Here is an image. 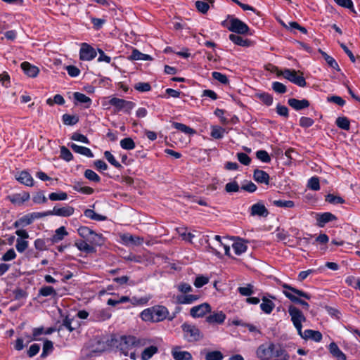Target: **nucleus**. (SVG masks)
<instances>
[{
    "label": "nucleus",
    "mask_w": 360,
    "mask_h": 360,
    "mask_svg": "<svg viewBox=\"0 0 360 360\" xmlns=\"http://www.w3.org/2000/svg\"><path fill=\"white\" fill-rule=\"evenodd\" d=\"M77 233L82 240H76L75 246L86 254L96 253L95 246H102L105 243V238L101 233H97L86 226H81L77 229Z\"/></svg>",
    "instance_id": "nucleus-1"
},
{
    "label": "nucleus",
    "mask_w": 360,
    "mask_h": 360,
    "mask_svg": "<svg viewBox=\"0 0 360 360\" xmlns=\"http://www.w3.org/2000/svg\"><path fill=\"white\" fill-rule=\"evenodd\" d=\"M111 343L125 356L129 355V352L134 347L143 345L142 340L134 335H121L117 338H112Z\"/></svg>",
    "instance_id": "nucleus-2"
},
{
    "label": "nucleus",
    "mask_w": 360,
    "mask_h": 360,
    "mask_svg": "<svg viewBox=\"0 0 360 360\" xmlns=\"http://www.w3.org/2000/svg\"><path fill=\"white\" fill-rule=\"evenodd\" d=\"M284 353L285 349L280 345H276L274 342L262 344L256 351L257 356L260 360H273L274 358L283 356Z\"/></svg>",
    "instance_id": "nucleus-3"
},
{
    "label": "nucleus",
    "mask_w": 360,
    "mask_h": 360,
    "mask_svg": "<svg viewBox=\"0 0 360 360\" xmlns=\"http://www.w3.org/2000/svg\"><path fill=\"white\" fill-rule=\"evenodd\" d=\"M281 285L283 288V293L292 302L300 304L303 307V309L306 310H308L309 309V304L306 301L297 297L300 296L307 300H310L311 295L309 293L298 290L285 283H282Z\"/></svg>",
    "instance_id": "nucleus-4"
},
{
    "label": "nucleus",
    "mask_w": 360,
    "mask_h": 360,
    "mask_svg": "<svg viewBox=\"0 0 360 360\" xmlns=\"http://www.w3.org/2000/svg\"><path fill=\"white\" fill-rule=\"evenodd\" d=\"M169 314L167 308L163 305H155L144 309L141 313V318L144 321L160 322L165 320Z\"/></svg>",
    "instance_id": "nucleus-5"
},
{
    "label": "nucleus",
    "mask_w": 360,
    "mask_h": 360,
    "mask_svg": "<svg viewBox=\"0 0 360 360\" xmlns=\"http://www.w3.org/2000/svg\"><path fill=\"white\" fill-rule=\"evenodd\" d=\"M228 18H230L229 25H227L226 20H224L221 25L227 27L229 31L239 34H245L250 31L249 27L238 18H231L230 15H228Z\"/></svg>",
    "instance_id": "nucleus-6"
},
{
    "label": "nucleus",
    "mask_w": 360,
    "mask_h": 360,
    "mask_svg": "<svg viewBox=\"0 0 360 360\" xmlns=\"http://www.w3.org/2000/svg\"><path fill=\"white\" fill-rule=\"evenodd\" d=\"M184 337L188 342H197L203 338V335L200 329L195 325L184 323L181 325Z\"/></svg>",
    "instance_id": "nucleus-7"
},
{
    "label": "nucleus",
    "mask_w": 360,
    "mask_h": 360,
    "mask_svg": "<svg viewBox=\"0 0 360 360\" xmlns=\"http://www.w3.org/2000/svg\"><path fill=\"white\" fill-rule=\"evenodd\" d=\"M288 313L291 317V321L293 326L297 329L299 335H302V322L306 321V318L304 316L302 311L297 307L290 305L288 307Z\"/></svg>",
    "instance_id": "nucleus-8"
},
{
    "label": "nucleus",
    "mask_w": 360,
    "mask_h": 360,
    "mask_svg": "<svg viewBox=\"0 0 360 360\" xmlns=\"http://www.w3.org/2000/svg\"><path fill=\"white\" fill-rule=\"evenodd\" d=\"M281 74L285 79L300 87H304L307 85L303 74L300 71L297 72L295 70L284 69Z\"/></svg>",
    "instance_id": "nucleus-9"
},
{
    "label": "nucleus",
    "mask_w": 360,
    "mask_h": 360,
    "mask_svg": "<svg viewBox=\"0 0 360 360\" xmlns=\"http://www.w3.org/2000/svg\"><path fill=\"white\" fill-rule=\"evenodd\" d=\"M109 103L115 107L118 111L123 110L129 114L134 108L135 103L132 101H126L122 98L113 97L109 101Z\"/></svg>",
    "instance_id": "nucleus-10"
},
{
    "label": "nucleus",
    "mask_w": 360,
    "mask_h": 360,
    "mask_svg": "<svg viewBox=\"0 0 360 360\" xmlns=\"http://www.w3.org/2000/svg\"><path fill=\"white\" fill-rule=\"evenodd\" d=\"M97 53L94 48L87 43H82L79 50V59L89 61L96 57Z\"/></svg>",
    "instance_id": "nucleus-11"
},
{
    "label": "nucleus",
    "mask_w": 360,
    "mask_h": 360,
    "mask_svg": "<svg viewBox=\"0 0 360 360\" xmlns=\"http://www.w3.org/2000/svg\"><path fill=\"white\" fill-rule=\"evenodd\" d=\"M210 312H211V306L208 303H202L195 306L190 310V314L193 318L202 317Z\"/></svg>",
    "instance_id": "nucleus-12"
},
{
    "label": "nucleus",
    "mask_w": 360,
    "mask_h": 360,
    "mask_svg": "<svg viewBox=\"0 0 360 360\" xmlns=\"http://www.w3.org/2000/svg\"><path fill=\"white\" fill-rule=\"evenodd\" d=\"M250 210L251 216L266 217L269 214L264 204L261 201L252 205Z\"/></svg>",
    "instance_id": "nucleus-13"
},
{
    "label": "nucleus",
    "mask_w": 360,
    "mask_h": 360,
    "mask_svg": "<svg viewBox=\"0 0 360 360\" xmlns=\"http://www.w3.org/2000/svg\"><path fill=\"white\" fill-rule=\"evenodd\" d=\"M75 208L73 207L66 205L63 207L55 206L52 210H49L51 215H56L59 217H68L74 214Z\"/></svg>",
    "instance_id": "nucleus-14"
},
{
    "label": "nucleus",
    "mask_w": 360,
    "mask_h": 360,
    "mask_svg": "<svg viewBox=\"0 0 360 360\" xmlns=\"http://www.w3.org/2000/svg\"><path fill=\"white\" fill-rule=\"evenodd\" d=\"M226 319V314L220 311H214L212 314L206 316L205 321L210 324H221Z\"/></svg>",
    "instance_id": "nucleus-15"
},
{
    "label": "nucleus",
    "mask_w": 360,
    "mask_h": 360,
    "mask_svg": "<svg viewBox=\"0 0 360 360\" xmlns=\"http://www.w3.org/2000/svg\"><path fill=\"white\" fill-rule=\"evenodd\" d=\"M30 198L28 192H22V193H15L12 195L7 196V199L9 200L13 204L15 205H22L25 202L27 201Z\"/></svg>",
    "instance_id": "nucleus-16"
},
{
    "label": "nucleus",
    "mask_w": 360,
    "mask_h": 360,
    "mask_svg": "<svg viewBox=\"0 0 360 360\" xmlns=\"http://www.w3.org/2000/svg\"><path fill=\"white\" fill-rule=\"evenodd\" d=\"M303 339H311L316 342L321 341L323 335L320 331L307 329L304 332L302 331V335H300Z\"/></svg>",
    "instance_id": "nucleus-17"
},
{
    "label": "nucleus",
    "mask_w": 360,
    "mask_h": 360,
    "mask_svg": "<svg viewBox=\"0 0 360 360\" xmlns=\"http://www.w3.org/2000/svg\"><path fill=\"white\" fill-rule=\"evenodd\" d=\"M253 179L259 184H269L270 176L267 172L264 170L255 169L253 172Z\"/></svg>",
    "instance_id": "nucleus-18"
},
{
    "label": "nucleus",
    "mask_w": 360,
    "mask_h": 360,
    "mask_svg": "<svg viewBox=\"0 0 360 360\" xmlns=\"http://www.w3.org/2000/svg\"><path fill=\"white\" fill-rule=\"evenodd\" d=\"M288 104L295 110H301L308 108L310 103L307 99L298 100L296 98H289Z\"/></svg>",
    "instance_id": "nucleus-19"
},
{
    "label": "nucleus",
    "mask_w": 360,
    "mask_h": 360,
    "mask_svg": "<svg viewBox=\"0 0 360 360\" xmlns=\"http://www.w3.org/2000/svg\"><path fill=\"white\" fill-rule=\"evenodd\" d=\"M111 316V314L108 309H101L95 310L91 315V319L94 321L101 322L104 321Z\"/></svg>",
    "instance_id": "nucleus-20"
},
{
    "label": "nucleus",
    "mask_w": 360,
    "mask_h": 360,
    "mask_svg": "<svg viewBox=\"0 0 360 360\" xmlns=\"http://www.w3.org/2000/svg\"><path fill=\"white\" fill-rule=\"evenodd\" d=\"M328 349L330 353L336 359V360H347L346 355L340 349L335 342H331L329 345Z\"/></svg>",
    "instance_id": "nucleus-21"
},
{
    "label": "nucleus",
    "mask_w": 360,
    "mask_h": 360,
    "mask_svg": "<svg viewBox=\"0 0 360 360\" xmlns=\"http://www.w3.org/2000/svg\"><path fill=\"white\" fill-rule=\"evenodd\" d=\"M21 68L24 71L25 74L30 77H37L39 72L37 67L32 65L26 61L21 63Z\"/></svg>",
    "instance_id": "nucleus-22"
},
{
    "label": "nucleus",
    "mask_w": 360,
    "mask_h": 360,
    "mask_svg": "<svg viewBox=\"0 0 360 360\" xmlns=\"http://www.w3.org/2000/svg\"><path fill=\"white\" fill-rule=\"evenodd\" d=\"M232 248L237 255H240L245 252L248 249L246 241L240 238H238L237 240L233 243Z\"/></svg>",
    "instance_id": "nucleus-23"
},
{
    "label": "nucleus",
    "mask_w": 360,
    "mask_h": 360,
    "mask_svg": "<svg viewBox=\"0 0 360 360\" xmlns=\"http://www.w3.org/2000/svg\"><path fill=\"white\" fill-rule=\"evenodd\" d=\"M16 179L27 186H33L34 180L31 174L27 171H22Z\"/></svg>",
    "instance_id": "nucleus-24"
},
{
    "label": "nucleus",
    "mask_w": 360,
    "mask_h": 360,
    "mask_svg": "<svg viewBox=\"0 0 360 360\" xmlns=\"http://www.w3.org/2000/svg\"><path fill=\"white\" fill-rule=\"evenodd\" d=\"M337 217L330 212H324L316 218L318 225L323 227L326 223L335 220Z\"/></svg>",
    "instance_id": "nucleus-25"
},
{
    "label": "nucleus",
    "mask_w": 360,
    "mask_h": 360,
    "mask_svg": "<svg viewBox=\"0 0 360 360\" xmlns=\"http://www.w3.org/2000/svg\"><path fill=\"white\" fill-rule=\"evenodd\" d=\"M70 147L72 149V150L77 153L85 155L88 158H93L94 154L91 150L86 147L78 146L75 143L69 144Z\"/></svg>",
    "instance_id": "nucleus-26"
},
{
    "label": "nucleus",
    "mask_w": 360,
    "mask_h": 360,
    "mask_svg": "<svg viewBox=\"0 0 360 360\" xmlns=\"http://www.w3.org/2000/svg\"><path fill=\"white\" fill-rule=\"evenodd\" d=\"M200 297L196 295H177L176 301L181 304H192L197 301Z\"/></svg>",
    "instance_id": "nucleus-27"
},
{
    "label": "nucleus",
    "mask_w": 360,
    "mask_h": 360,
    "mask_svg": "<svg viewBox=\"0 0 360 360\" xmlns=\"http://www.w3.org/2000/svg\"><path fill=\"white\" fill-rule=\"evenodd\" d=\"M122 239L126 244H133L135 245H140L144 241L143 238L139 236H134L130 234L123 235Z\"/></svg>",
    "instance_id": "nucleus-28"
},
{
    "label": "nucleus",
    "mask_w": 360,
    "mask_h": 360,
    "mask_svg": "<svg viewBox=\"0 0 360 360\" xmlns=\"http://www.w3.org/2000/svg\"><path fill=\"white\" fill-rule=\"evenodd\" d=\"M229 38L235 44L240 46L247 47L249 46L250 44V41L249 39H243L242 37L235 34H231Z\"/></svg>",
    "instance_id": "nucleus-29"
},
{
    "label": "nucleus",
    "mask_w": 360,
    "mask_h": 360,
    "mask_svg": "<svg viewBox=\"0 0 360 360\" xmlns=\"http://www.w3.org/2000/svg\"><path fill=\"white\" fill-rule=\"evenodd\" d=\"M262 303L260 304L261 309L267 314H269L272 312L273 309L275 307V304L266 297H262Z\"/></svg>",
    "instance_id": "nucleus-30"
},
{
    "label": "nucleus",
    "mask_w": 360,
    "mask_h": 360,
    "mask_svg": "<svg viewBox=\"0 0 360 360\" xmlns=\"http://www.w3.org/2000/svg\"><path fill=\"white\" fill-rule=\"evenodd\" d=\"M173 358L175 360H191L192 355L190 352L186 351H177L174 349L172 352Z\"/></svg>",
    "instance_id": "nucleus-31"
},
{
    "label": "nucleus",
    "mask_w": 360,
    "mask_h": 360,
    "mask_svg": "<svg viewBox=\"0 0 360 360\" xmlns=\"http://www.w3.org/2000/svg\"><path fill=\"white\" fill-rule=\"evenodd\" d=\"M68 233L66 231L65 226H60L55 231L54 235L51 238L53 243H58L62 240L65 236H68Z\"/></svg>",
    "instance_id": "nucleus-32"
},
{
    "label": "nucleus",
    "mask_w": 360,
    "mask_h": 360,
    "mask_svg": "<svg viewBox=\"0 0 360 360\" xmlns=\"http://www.w3.org/2000/svg\"><path fill=\"white\" fill-rule=\"evenodd\" d=\"M75 101L80 103H84L85 108H88L91 105V99L85 94L80 92H75L73 94Z\"/></svg>",
    "instance_id": "nucleus-33"
},
{
    "label": "nucleus",
    "mask_w": 360,
    "mask_h": 360,
    "mask_svg": "<svg viewBox=\"0 0 360 360\" xmlns=\"http://www.w3.org/2000/svg\"><path fill=\"white\" fill-rule=\"evenodd\" d=\"M172 125L174 129H176L181 132H184L186 134L193 135L195 133V129H193L191 128L190 127L186 126V124H182V123L173 122Z\"/></svg>",
    "instance_id": "nucleus-34"
},
{
    "label": "nucleus",
    "mask_w": 360,
    "mask_h": 360,
    "mask_svg": "<svg viewBox=\"0 0 360 360\" xmlns=\"http://www.w3.org/2000/svg\"><path fill=\"white\" fill-rule=\"evenodd\" d=\"M319 53L321 54L323 58L325 59L327 64L332 68L336 70L337 71H340V67L336 62V60L329 55H328L326 52L323 51L321 49L319 50Z\"/></svg>",
    "instance_id": "nucleus-35"
},
{
    "label": "nucleus",
    "mask_w": 360,
    "mask_h": 360,
    "mask_svg": "<svg viewBox=\"0 0 360 360\" xmlns=\"http://www.w3.org/2000/svg\"><path fill=\"white\" fill-rule=\"evenodd\" d=\"M158 352V349L156 346L151 345L148 347H146L141 353V359L149 360Z\"/></svg>",
    "instance_id": "nucleus-36"
},
{
    "label": "nucleus",
    "mask_w": 360,
    "mask_h": 360,
    "mask_svg": "<svg viewBox=\"0 0 360 360\" xmlns=\"http://www.w3.org/2000/svg\"><path fill=\"white\" fill-rule=\"evenodd\" d=\"M256 98L260 100L264 104L270 106L273 103V96L269 93L261 92L255 94Z\"/></svg>",
    "instance_id": "nucleus-37"
},
{
    "label": "nucleus",
    "mask_w": 360,
    "mask_h": 360,
    "mask_svg": "<svg viewBox=\"0 0 360 360\" xmlns=\"http://www.w3.org/2000/svg\"><path fill=\"white\" fill-rule=\"evenodd\" d=\"M84 214L85 217L95 221H105L107 219V217L105 216L98 214L91 209L85 210L84 212Z\"/></svg>",
    "instance_id": "nucleus-38"
},
{
    "label": "nucleus",
    "mask_w": 360,
    "mask_h": 360,
    "mask_svg": "<svg viewBox=\"0 0 360 360\" xmlns=\"http://www.w3.org/2000/svg\"><path fill=\"white\" fill-rule=\"evenodd\" d=\"M73 189L77 192L86 195H91L94 191V190L89 186H83L82 183L79 181L75 184Z\"/></svg>",
    "instance_id": "nucleus-39"
},
{
    "label": "nucleus",
    "mask_w": 360,
    "mask_h": 360,
    "mask_svg": "<svg viewBox=\"0 0 360 360\" xmlns=\"http://www.w3.org/2000/svg\"><path fill=\"white\" fill-rule=\"evenodd\" d=\"M130 59L134 60H150L152 59L151 56L147 54H144L141 52H140L137 49H134L131 52V54L130 56Z\"/></svg>",
    "instance_id": "nucleus-40"
},
{
    "label": "nucleus",
    "mask_w": 360,
    "mask_h": 360,
    "mask_svg": "<svg viewBox=\"0 0 360 360\" xmlns=\"http://www.w3.org/2000/svg\"><path fill=\"white\" fill-rule=\"evenodd\" d=\"M335 124L340 129L347 131L349 130L350 129V122L346 117H338L336 119Z\"/></svg>",
    "instance_id": "nucleus-41"
},
{
    "label": "nucleus",
    "mask_w": 360,
    "mask_h": 360,
    "mask_svg": "<svg viewBox=\"0 0 360 360\" xmlns=\"http://www.w3.org/2000/svg\"><path fill=\"white\" fill-rule=\"evenodd\" d=\"M53 350V343L52 341L46 340L44 342L42 353L41 354V358H45L48 356L49 354L52 352Z\"/></svg>",
    "instance_id": "nucleus-42"
},
{
    "label": "nucleus",
    "mask_w": 360,
    "mask_h": 360,
    "mask_svg": "<svg viewBox=\"0 0 360 360\" xmlns=\"http://www.w3.org/2000/svg\"><path fill=\"white\" fill-rule=\"evenodd\" d=\"M57 295L55 289L52 286L45 285L39 289V295H41L43 297L48 296H56Z\"/></svg>",
    "instance_id": "nucleus-43"
},
{
    "label": "nucleus",
    "mask_w": 360,
    "mask_h": 360,
    "mask_svg": "<svg viewBox=\"0 0 360 360\" xmlns=\"http://www.w3.org/2000/svg\"><path fill=\"white\" fill-rule=\"evenodd\" d=\"M120 146L124 150H132L135 148L136 144L131 138L127 137L120 141Z\"/></svg>",
    "instance_id": "nucleus-44"
},
{
    "label": "nucleus",
    "mask_w": 360,
    "mask_h": 360,
    "mask_svg": "<svg viewBox=\"0 0 360 360\" xmlns=\"http://www.w3.org/2000/svg\"><path fill=\"white\" fill-rule=\"evenodd\" d=\"M225 129L219 126H213L211 131V136L215 139H220L224 136Z\"/></svg>",
    "instance_id": "nucleus-45"
},
{
    "label": "nucleus",
    "mask_w": 360,
    "mask_h": 360,
    "mask_svg": "<svg viewBox=\"0 0 360 360\" xmlns=\"http://www.w3.org/2000/svg\"><path fill=\"white\" fill-rule=\"evenodd\" d=\"M63 122L66 125H75L79 122V117L76 115L64 114L63 115Z\"/></svg>",
    "instance_id": "nucleus-46"
},
{
    "label": "nucleus",
    "mask_w": 360,
    "mask_h": 360,
    "mask_svg": "<svg viewBox=\"0 0 360 360\" xmlns=\"http://www.w3.org/2000/svg\"><path fill=\"white\" fill-rule=\"evenodd\" d=\"M85 178L89 181L99 183L101 181V177L93 170L87 169L85 170L84 174Z\"/></svg>",
    "instance_id": "nucleus-47"
},
{
    "label": "nucleus",
    "mask_w": 360,
    "mask_h": 360,
    "mask_svg": "<svg viewBox=\"0 0 360 360\" xmlns=\"http://www.w3.org/2000/svg\"><path fill=\"white\" fill-rule=\"evenodd\" d=\"M104 157L105 159L108 161L109 163H110L112 165H113L117 169L122 168V166L121 164L116 160L114 155L110 152V151H105L104 153Z\"/></svg>",
    "instance_id": "nucleus-48"
},
{
    "label": "nucleus",
    "mask_w": 360,
    "mask_h": 360,
    "mask_svg": "<svg viewBox=\"0 0 360 360\" xmlns=\"http://www.w3.org/2000/svg\"><path fill=\"white\" fill-rule=\"evenodd\" d=\"M223 358V354L218 350L207 352L205 357V360H222Z\"/></svg>",
    "instance_id": "nucleus-49"
},
{
    "label": "nucleus",
    "mask_w": 360,
    "mask_h": 360,
    "mask_svg": "<svg viewBox=\"0 0 360 360\" xmlns=\"http://www.w3.org/2000/svg\"><path fill=\"white\" fill-rule=\"evenodd\" d=\"M256 158L261 162L269 163L271 162V157L264 150H259L256 152Z\"/></svg>",
    "instance_id": "nucleus-50"
},
{
    "label": "nucleus",
    "mask_w": 360,
    "mask_h": 360,
    "mask_svg": "<svg viewBox=\"0 0 360 360\" xmlns=\"http://www.w3.org/2000/svg\"><path fill=\"white\" fill-rule=\"evenodd\" d=\"M60 158L67 162H70L73 159V155L68 148L63 146L60 147Z\"/></svg>",
    "instance_id": "nucleus-51"
},
{
    "label": "nucleus",
    "mask_w": 360,
    "mask_h": 360,
    "mask_svg": "<svg viewBox=\"0 0 360 360\" xmlns=\"http://www.w3.org/2000/svg\"><path fill=\"white\" fill-rule=\"evenodd\" d=\"M273 205L278 207H288L291 208L295 206V203L292 200H276L273 201Z\"/></svg>",
    "instance_id": "nucleus-52"
},
{
    "label": "nucleus",
    "mask_w": 360,
    "mask_h": 360,
    "mask_svg": "<svg viewBox=\"0 0 360 360\" xmlns=\"http://www.w3.org/2000/svg\"><path fill=\"white\" fill-rule=\"evenodd\" d=\"M338 6L349 9L351 11L356 13L354 8V4L352 0H333Z\"/></svg>",
    "instance_id": "nucleus-53"
},
{
    "label": "nucleus",
    "mask_w": 360,
    "mask_h": 360,
    "mask_svg": "<svg viewBox=\"0 0 360 360\" xmlns=\"http://www.w3.org/2000/svg\"><path fill=\"white\" fill-rule=\"evenodd\" d=\"M326 201L331 204H342L345 200L340 196H336L333 194H328L326 196Z\"/></svg>",
    "instance_id": "nucleus-54"
},
{
    "label": "nucleus",
    "mask_w": 360,
    "mask_h": 360,
    "mask_svg": "<svg viewBox=\"0 0 360 360\" xmlns=\"http://www.w3.org/2000/svg\"><path fill=\"white\" fill-rule=\"evenodd\" d=\"M49 198L52 201L65 200L68 198V194L65 192L51 193L49 195Z\"/></svg>",
    "instance_id": "nucleus-55"
},
{
    "label": "nucleus",
    "mask_w": 360,
    "mask_h": 360,
    "mask_svg": "<svg viewBox=\"0 0 360 360\" xmlns=\"http://www.w3.org/2000/svg\"><path fill=\"white\" fill-rule=\"evenodd\" d=\"M253 288L252 284H248L246 286L239 287L238 291L243 296H250L253 293Z\"/></svg>",
    "instance_id": "nucleus-56"
},
{
    "label": "nucleus",
    "mask_w": 360,
    "mask_h": 360,
    "mask_svg": "<svg viewBox=\"0 0 360 360\" xmlns=\"http://www.w3.org/2000/svg\"><path fill=\"white\" fill-rule=\"evenodd\" d=\"M212 77L223 84H229V81L226 75L222 74L219 72H212Z\"/></svg>",
    "instance_id": "nucleus-57"
},
{
    "label": "nucleus",
    "mask_w": 360,
    "mask_h": 360,
    "mask_svg": "<svg viewBox=\"0 0 360 360\" xmlns=\"http://www.w3.org/2000/svg\"><path fill=\"white\" fill-rule=\"evenodd\" d=\"M134 88L140 92H147L150 91L151 86L148 82H138L135 84Z\"/></svg>",
    "instance_id": "nucleus-58"
},
{
    "label": "nucleus",
    "mask_w": 360,
    "mask_h": 360,
    "mask_svg": "<svg viewBox=\"0 0 360 360\" xmlns=\"http://www.w3.org/2000/svg\"><path fill=\"white\" fill-rule=\"evenodd\" d=\"M307 186L313 191H319L320 189L319 179L316 176L310 178Z\"/></svg>",
    "instance_id": "nucleus-59"
},
{
    "label": "nucleus",
    "mask_w": 360,
    "mask_h": 360,
    "mask_svg": "<svg viewBox=\"0 0 360 360\" xmlns=\"http://www.w3.org/2000/svg\"><path fill=\"white\" fill-rule=\"evenodd\" d=\"M272 89L278 94H285L287 91L286 86L279 82L272 83Z\"/></svg>",
    "instance_id": "nucleus-60"
},
{
    "label": "nucleus",
    "mask_w": 360,
    "mask_h": 360,
    "mask_svg": "<svg viewBox=\"0 0 360 360\" xmlns=\"http://www.w3.org/2000/svg\"><path fill=\"white\" fill-rule=\"evenodd\" d=\"M28 247V241L17 238L15 248L18 252H23Z\"/></svg>",
    "instance_id": "nucleus-61"
},
{
    "label": "nucleus",
    "mask_w": 360,
    "mask_h": 360,
    "mask_svg": "<svg viewBox=\"0 0 360 360\" xmlns=\"http://www.w3.org/2000/svg\"><path fill=\"white\" fill-rule=\"evenodd\" d=\"M209 282V278L207 276H204L202 275L198 276L196 277L194 281V285L196 288H201L203 285H206Z\"/></svg>",
    "instance_id": "nucleus-62"
},
{
    "label": "nucleus",
    "mask_w": 360,
    "mask_h": 360,
    "mask_svg": "<svg viewBox=\"0 0 360 360\" xmlns=\"http://www.w3.org/2000/svg\"><path fill=\"white\" fill-rule=\"evenodd\" d=\"M240 186L236 181L227 183L225 186V191L227 193L238 192Z\"/></svg>",
    "instance_id": "nucleus-63"
},
{
    "label": "nucleus",
    "mask_w": 360,
    "mask_h": 360,
    "mask_svg": "<svg viewBox=\"0 0 360 360\" xmlns=\"http://www.w3.org/2000/svg\"><path fill=\"white\" fill-rule=\"evenodd\" d=\"M16 253L13 248L9 249L1 258V261L8 262L11 261L16 257Z\"/></svg>",
    "instance_id": "nucleus-64"
}]
</instances>
